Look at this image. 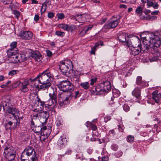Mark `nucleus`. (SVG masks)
<instances>
[{
	"label": "nucleus",
	"instance_id": "53",
	"mask_svg": "<svg viewBox=\"0 0 161 161\" xmlns=\"http://www.w3.org/2000/svg\"><path fill=\"white\" fill-rule=\"evenodd\" d=\"M16 123H15L14 124V125L13 127L14 129L15 128H17V126H19L20 124L19 121L18 120V119L16 118Z\"/></svg>",
	"mask_w": 161,
	"mask_h": 161
},
{
	"label": "nucleus",
	"instance_id": "11",
	"mask_svg": "<svg viewBox=\"0 0 161 161\" xmlns=\"http://www.w3.org/2000/svg\"><path fill=\"white\" fill-rule=\"evenodd\" d=\"M8 60L12 63H17L19 62L18 56L17 54H14V52L8 53Z\"/></svg>",
	"mask_w": 161,
	"mask_h": 161
},
{
	"label": "nucleus",
	"instance_id": "18",
	"mask_svg": "<svg viewBox=\"0 0 161 161\" xmlns=\"http://www.w3.org/2000/svg\"><path fill=\"white\" fill-rule=\"evenodd\" d=\"M40 77V73L37 76L33 79H30L31 81H35L34 84L35 86L36 87V90H38V92L39 91L40 88L39 84L40 83V80H39V78Z\"/></svg>",
	"mask_w": 161,
	"mask_h": 161
},
{
	"label": "nucleus",
	"instance_id": "21",
	"mask_svg": "<svg viewBox=\"0 0 161 161\" xmlns=\"http://www.w3.org/2000/svg\"><path fill=\"white\" fill-rule=\"evenodd\" d=\"M118 38L120 42H126L127 38H129V37L125 33L120 32L118 35Z\"/></svg>",
	"mask_w": 161,
	"mask_h": 161
},
{
	"label": "nucleus",
	"instance_id": "29",
	"mask_svg": "<svg viewBox=\"0 0 161 161\" xmlns=\"http://www.w3.org/2000/svg\"><path fill=\"white\" fill-rule=\"evenodd\" d=\"M113 99L112 98H111V101L110 102L109 105L112 107L113 109L117 108L119 106V103L118 102L113 103Z\"/></svg>",
	"mask_w": 161,
	"mask_h": 161
},
{
	"label": "nucleus",
	"instance_id": "35",
	"mask_svg": "<svg viewBox=\"0 0 161 161\" xmlns=\"http://www.w3.org/2000/svg\"><path fill=\"white\" fill-rule=\"evenodd\" d=\"M13 123L11 121H8L7 123L5 124V127L6 130L11 129V126L12 125Z\"/></svg>",
	"mask_w": 161,
	"mask_h": 161
},
{
	"label": "nucleus",
	"instance_id": "1",
	"mask_svg": "<svg viewBox=\"0 0 161 161\" xmlns=\"http://www.w3.org/2000/svg\"><path fill=\"white\" fill-rule=\"evenodd\" d=\"M111 90L110 83L108 81H105L93 87L92 92L94 95H100L107 93Z\"/></svg>",
	"mask_w": 161,
	"mask_h": 161
},
{
	"label": "nucleus",
	"instance_id": "25",
	"mask_svg": "<svg viewBox=\"0 0 161 161\" xmlns=\"http://www.w3.org/2000/svg\"><path fill=\"white\" fill-rule=\"evenodd\" d=\"M158 54H154L152 52V53L150 54L149 60L151 62L155 61L158 60Z\"/></svg>",
	"mask_w": 161,
	"mask_h": 161
},
{
	"label": "nucleus",
	"instance_id": "59",
	"mask_svg": "<svg viewBox=\"0 0 161 161\" xmlns=\"http://www.w3.org/2000/svg\"><path fill=\"white\" fill-rule=\"evenodd\" d=\"M46 52L47 53V56L48 57L51 56L52 55V52L48 50H46Z\"/></svg>",
	"mask_w": 161,
	"mask_h": 161
},
{
	"label": "nucleus",
	"instance_id": "16",
	"mask_svg": "<svg viewBox=\"0 0 161 161\" xmlns=\"http://www.w3.org/2000/svg\"><path fill=\"white\" fill-rule=\"evenodd\" d=\"M55 89L54 88L52 87L49 88V92H50L49 93V96L50 97L49 99L53 100L54 102L57 101L56 92L54 91Z\"/></svg>",
	"mask_w": 161,
	"mask_h": 161
},
{
	"label": "nucleus",
	"instance_id": "39",
	"mask_svg": "<svg viewBox=\"0 0 161 161\" xmlns=\"http://www.w3.org/2000/svg\"><path fill=\"white\" fill-rule=\"evenodd\" d=\"M18 72V70H13L9 72L8 75L9 76H13L17 74Z\"/></svg>",
	"mask_w": 161,
	"mask_h": 161
},
{
	"label": "nucleus",
	"instance_id": "56",
	"mask_svg": "<svg viewBox=\"0 0 161 161\" xmlns=\"http://www.w3.org/2000/svg\"><path fill=\"white\" fill-rule=\"evenodd\" d=\"M64 61H67L66 63L68 64H67V65H68L69 66V67L72 65V62L70 60H65Z\"/></svg>",
	"mask_w": 161,
	"mask_h": 161
},
{
	"label": "nucleus",
	"instance_id": "7",
	"mask_svg": "<svg viewBox=\"0 0 161 161\" xmlns=\"http://www.w3.org/2000/svg\"><path fill=\"white\" fill-rule=\"evenodd\" d=\"M36 155L33 148L31 146L27 147L22 152L21 156L30 157L33 155Z\"/></svg>",
	"mask_w": 161,
	"mask_h": 161
},
{
	"label": "nucleus",
	"instance_id": "5",
	"mask_svg": "<svg viewBox=\"0 0 161 161\" xmlns=\"http://www.w3.org/2000/svg\"><path fill=\"white\" fill-rule=\"evenodd\" d=\"M154 39L152 40L151 44H153V47H150V48L152 51V52L154 54H157L159 55V48L158 47L160 46L161 43V41L160 39L157 36H154Z\"/></svg>",
	"mask_w": 161,
	"mask_h": 161
},
{
	"label": "nucleus",
	"instance_id": "2",
	"mask_svg": "<svg viewBox=\"0 0 161 161\" xmlns=\"http://www.w3.org/2000/svg\"><path fill=\"white\" fill-rule=\"evenodd\" d=\"M72 93L70 92H63L59 93L58 95L59 105L64 106L65 104H68L72 99Z\"/></svg>",
	"mask_w": 161,
	"mask_h": 161
},
{
	"label": "nucleus",
	"instance_id": "63",
	"mask_svg": "<svg viewBox=\"0 0 161 161\" xmlns=\"http://www.w3.org/2000/svg\"><path fill=\"white\" fill-rule=\"evenodd\" d=\"M119 130V131L122 132L124 129V127L122 126L118 125Z\"/></svg>",
	"mask_w": 161,
	"mask_h": 161
},
{
	"label": "nucleus",
	"instance_id": "17",
	"mask_svg": "<svg viewBox=\"0 0 161 161\" xmlns=\"http://www.w3.org/2000/svg\"><path fill=\"white\" fill-rule=\"evenodd\" d=\"M161 97V95L158 90L154 91L152 93V99L157 103H159V99Z\"/></svg>",
	"mask_w": 161,
	"mask_h": 161
},
{
	"label": "nucleus",
	"instance_id": "31",
	"mask_svg": "<svg viewBox=\"0 0 161 161\" xmlns=\"http://www.w3.org/2000/svg\"><path fill=\"white\" fill-rule=\"evenodd\" d=\"M42 106L43 108V111L42 110H41V114H42L43 113L46 115L47 114V112L46 111L44 110V108H45L46 110L47 109V104H45V103L44 102L41 101V106Z\"/></svg>",
	"mask_w": 161,
	"mask_h": 161
},
{
	"label": "nucleus",
	"instance_id": "10",
	"mask_svg": "<svg viewBox=\"0 0 161 161\" xmlns=\"http://www.w3.org/2000/svg\"><path fill=\"white\" fill-rule=\"evenodd\" d=\"M11 97L9 96H4L2 99V105L4 110L5 108L12 105L11 103Z\"/></svg>",
	"mask_w": 161,
	"mask_h": 161
},
{
	"label": "nucleus",
	"instance_id": "55",
	"mask_svg": "<svg viewBox=\"0 0 161 161\" xmlns=\"http://www.w3.org/2000/svg\"><path fill=\"white\" fill-rule=\"evenodd\" d=\"M42 118H41V119ZM42 119H43V121L41 122V123H42V124L43 125V126L45 124V123L47 122V117H46V116H45V118L43 117L42 118Z\"/></svg>",
	"mask_w": 161,
	"mask_h": 161
},
{
	"label": "nucleus",
	"instance_id": "8",
	"mask_svg": "<svg viewBox=\"0 0 161 161\" xmlns=\"http://www.w3.org/2000/svg\"><path fill=\"white\" fill-rule=\"evenodd\" d=\"M33 36V33L30 31H21L19 34V36L24 40H30Z\"/></svg>",
	"mask_w": 161,
	"mask_h": 161
},
{
	"label": "nucleus",
	"instance_id": "46",
	"mask_svg": "<svg viewBox=\"0 0 161 161\" xmlns=\"http://www.w3.org/2000/svg\"><path fill=\"white\" fill-rule=\"evenodd\" d=\"M123 153L121 151H118L115 153V156L117 158H119L122 155Z\"/></svg>",
	"mask_w": 161,
	"mask_h": 161
},
{
	"label": "nucleus",
	"instance_id": "36",
	"mask_svg": "<svg viewBox=\"0 0 161 161\" xmlns=\"http://www.w3.org/2000/svg\"><path fill=\"white\" fill-rule=\"evenodd\" d=\"M32 130L35 133H38V135L40 134V127L39 126L37 127H32Z\"/></svg>",
	"mask_w": 161,
	"mask_h": 161
},
{
	"label": "nucleus",
	"instance_id": "47",
	"mask_svg": "<svg viewBox=\"0 0 161 161\" xmlns=\"http://www.w3.org/2000/svg\"><path fill=\"white\" fill-rule=\"evenodd\" d=\"M29 157L21 156V161H29Z\"/></svg>",
	"mask_w": 161,
	"mask_h": 161
},
{
	"label": "nucleus",
	"instance_id": "14",
	"mask_svg": "<svg viewBox=\"0 0 161 161\" xmlns=\"http://www.w3.org/2000/svg\"><path fill=\"white\" fill-rule=\"evenodd\" d=\"M66 62L62 61L60 62L59 64V68L61 72L64 74L68 72L69 66L66 64H67Z\"/></svg>",
	"mask_w": 161,
	"mask_h": 161
},
{
	"label": "nucleus",
	"instance_id": "51",
	"mask_svg": "<svg viewBox=\"0 0 161 161\" xmlns=\"http://www.w3.org/2000/svg\"><path fill=\"white\" fill-rule=\"evenodd\" d=\"M90 127L93 131H95L97 129V126L95 125L92 124H91Z\"/></svg>",
	"mask_w": 161,
	"mask_h": 161
},
{
	"label": "nucleus",
	"instance_id": "58",
	"mask_svg": "<svg viewBox=\"0 0 161 161\" xmlns=\"http://www.w3.org/2000/svg\"><path fill=\"white\" fill-rule=\"evenodd\" d=\"M126 45L128 46L130 48L131 47V42L130 41H127L125 42Z\"/></svg>",
	"mask_w": 161,
	"mask_h": 161
},
{
	"label": "nucleus",
	"instance_id": "60",
	"mask_svg": "<svg viewBox=\"0 0 161 161\" xmlns=\"http://www.w3.org/2000/svg\"><path fill=\"white\" fill-rule=\"evenodd\" d=\"M111 148L113 150L115 151L117 150L118 148V147L116 145L113 144L111 146Z\"/></svg>",
	"mask_w": 161,
	"mask_h": 161
},
{
	"label": "nucleus",
	"instance_id": "41",
	"mask_svg": "<svg viewBox=\"0 0 161 161\" xmlns=\"http://www.w3.org/2000/svg\"><path fill=\"white\" fill-rule=\"evenodd\" d=\"M123 109L126 112H128L130 110V108L129 106L127 103H125L123 106Z\"/></svg>",
	"mask_w": 161,
	"mask_h": 161
},
{
	"label": "nucleus",
	"instance_id": "38",
	"mask_svg": "<svg viewBox=\"0 0 161 161\" xmlns=\"http://www.w3.org/2000/svg\"><path fill=\"white\" fill-rule=\"evenodd\" d=\"M22 83V82H21L19 80L16 81H15L14 83L12 84V86L13 87L16 88L18 86L21 84Z\"/></svg>",
	"mask_w": 161,
	"mask_h": 161
},
{
	"label": "nucleus",
	"instance_id": "24",
	"mask_svg": "<svg viewBox=\"0 0 161 161\" xmlns=\"http://www.w3.org/2000/svg\"><path fill=\"white\" fill-rule=\"evenodd\" d=\"M147 6L148 7H152L154 9L158 8L159 7V5L157 2H153L151 1L147 2Z\"/></svg>",
	"mask_w": 161,
	"mask_h": 161
},
{
	"label": "nucleus",
	"instance_id": "45",
	"mask_svg": "<svg viewBox=\"0 0 161 161\" xmlns=\"http://www.w3.org/2000/svg\"><path fill=\"white\" fill-rule=\"evenodd\" d=\"M97 77H94L91 79L90 80L91 83L90 85L92 86L97 81Z\"/></svg>",
	"mask_w": 161,
	"mask_h": 161
},
{
	"label": "nucleus",
	"instance_id": "15",
	"mask_svg": "<svg viewBox=\"0 0 161 161\" xmlns=\"http://www.w3.org/2000/svg\"><path fill=\"white\" fill-rule=\"evenodd\" d=\"M140 45L138 44L137 47H131L130 48V53L133 55H138L141 52V47Z\"/></svg>",
	"mask_w": 161,
	"mask_h": 161
},
{
	"label": "nucleus",
	"instance_id": "48",
	"mask_svg": "<svg viewBox=\"0 0 161 161\" xmlns=\"http://www.w3.org/2000/svg\"><path fill=\"white\" fill-rule=\"evenodd\" d=\"M57 16L58 17V19H62L64 17V15L63 13L58 14Z\"/></svg>",
	"mask_w": 161,
	"mask_h": 161
},
{
	"label": "nucleus",
	"instance_id": "52",
	"mask_svg": "<svg viewBox=\"0 0 161 161\" xmlns=\"http://www.w3.org/2000/svg\"><path fill=\"white\" fill-rule=\"evenodd\" d=\"M46 9V5L45 4H43L42 5L41 8V11L42 12H44Z\"/></svg>",
	"mask_w": 161,
	"mask_h": 161
},
{
	"label": "nucleus",
	"instance_id": "12",
	"mask_svg": "<svg viewBox=\"0 0 161 161\" xmlns=\"http://www.w3.org/2000/svg\"><path fill=\"white\" fill-rule=\"evenodd\" d=\"M51 74L48 69L41 73V78L44 82H47L50 79Z\"/></svg>",
	"mask_w": 161,
	"mask_h": 161
},
{
	"label": "nucleus",
	"instance_id": "50",
	"mask_svg": "<svg viewBox=\"0 0 161 161\" xmlns=\"http://www.w3.org/2000/svg\"><path fill=\"white\" fill-rule=\"evenodd\" d=\"M142 8L140 7L139 6L138 7L136 10V12L138 14H140L142 12Z\"/></svg>",
	"mask_w": 161,
	"mask_h": 161
},
{
	"label": "nucleus",
	"instance_id": "30",
	"mask_svg": "<svg viewBox=\"0 0 161 161\" xmlns=\"http://www.w3.org/2000/svg\"><path fill=\"white\" fill-rule=\"evenodd\" d=\"M103 45V42H97L96 43L94 46L92 48L91 51V53L92 54H95L96 48L99 45L102 46Z\"/></svg>",
	"mask_w": 161,
	"mask_h": 161
},
{
	"label": "nucleus",
	"instance_id": "22",
	"mask_svg": "<svg viewBox=\"0 0 161 161\" xmlns=\"http://www.w3.org/2000/svg\"><path fill=\"white\" fill-rule=\"evenodd\" d=\"M87 15L85 14H83L80 15H77V21L79 23H83L86 21V18Z\"/></svg>",
	"mask_w": 161,
	"mask_h": 161
},
{
	"label": "nucleus",
	"instance_id": "3",
	"mask_svg": "<svg viewBox=\"0 0 161 161\" xmlns=\"http://www.w3.org/2000/svg\"><path fill=\"white\" fill-rule=\"evenodd\" d=\"M59 89L63 92H70L73 90L74 86L69 81L63 80L58 85Z\"/></svg>",
	"mask_w": 161,
	"mask_h": 161
},
{
	"label": "nucleus",
	"instance_id": "26",
	"mask_svg": "<svg viewBox=\"0 0 161 161\" xmlns=\"http://www.w3.org/2000/svg\"><path fill=\"white\" fill-rule=\"evenodd\" d=\"M17 55L18 56L19 62H22L26 60L27 56L25 54L23 53H19L17 54Z\"/></svg>",
	"mask_w": 161,
	"mask_h": 161
},
{
	"label": "nucleus",
	"instance_id": "61",
	"mask_svg": "<svg viewBox=\"0 0 161 161\" xmlns=\"http://www.w3.org/2000/svg\"><path fill=\"white\" fill-rule=\"evenodd\" d=\"M56 125L57 126H59L62 125V122L61 120H58V119L56 121Z\"/></svg>",
	"mask_w": 161,
	"mask_h": 161
},
{
	"label": "nucleus",
	"instance_id": "42",
	"mask_svg": "<svg viewBox=\"0 0 161 161\" xmlns=\"http://www.w3.org/2000/svg\"><path fill=\"white\" fill-rule=\"evenodd\" d=\"M20 12L17 10H14V14L15 15L17 19H18L20 15Z\"/></svg>",
	"mask_w": 161,
	"mask_h": 161
},
{
	"label": "nucleus",
	"instance_id": "23",
	"mask_svg": "<svg viewBox=\"0 0 161 161\" xmlns=\"http://www.w3.org/2000/svg\"><path fill=\"white\" fill-rule=\"evenodd\" d=\"M51 83L49 82H46L43 83L41 85V90H46L47 91L49 90V88H50Z\"/></svg>",
	"mask_w": 161,
	"mask_h": 161
},
{
	"label": "nucleus",
	"instance_id": "6",
	"mask_svg": "<svg viewBox=\"0 0 161 161\" xmlns=\"http://www.w3.org/2000/svg\"><path fill=\"white\" fill-rule=\"evenodd\" d=\"M121 17L119 16L117 19L114 20H110L105 24L103 27V29L109 30L115 27L119 22Z\"/></svg>",
	"mask_w": 161,
	"mask_h": 161
},
{
	"label": "nucleus",
	"instance_id": "28",
	"mask_svg": "<svg viewBox=\"0 0 161 161\" xmlns=\"http://www.w3.org/2000/svg\"><path fill=\"white\" fill-rule=\"evenodd\" d=\"M58 27L59 28L63 29L64 30L69 31V30L70 27L67 24H59Z\"/></svg>",
	"mask_w": 161,
	"mask_h": 161
},
{
	"label": "nucleus",
	"instance_id": "64",
	"mask_svg": "<svg viewBox=\"0 0 161 161\" xmlns=\"http://www.w3.org/2000/svg\"><path fill=\"white\" fill-rule=\"evenodd\" d=\"M80 95L79 92L78 91H77L75 92V95L74 97L76 98L77 97H79Z\"/></svg>",
	"mask_w": 161,
	"mask_h": 161
},
{
	"label": "nucleus",
	"instance_id": "33",
	"mask_svg": "<svg viewBox=\"0 0 161 161\" xmlns=\"http://www.w3.org/2000/svg\"><path fill=\"white\" fill-rule=\"evenodd\" d=\"M57 101L54 102L53 100L49 99L48 100V103L47 104L48 108H50L51 106H52L53 108L55 105L57 104Z\"/></svg>",
	"mask_w": 161,
	"mask_h": 161
},
{
	"label": "nucleus",
	"instance_id": "32",
	"mask_svg": "<svg viewBox=\"0 0 161 161\" xmlns=\"http://www.w3.org/2000/svg\"><path fill=\"white\" fill-rule=\"evenodd\" d=\"M80 85L81 88L86 90L88 89L90 86L89 83L87 82L81 83Z\"/></svg>",
	"mask_w": 161,
	"mask_h": 161
},
{
	"label": "nucleus",
	"instance_id": "43",
	"mask_svg": "<svg viewBox=\"0 0 161 161\" xmlns=\"http://www.w3.org/2000/svg\"><path fill=\"white\" fill-rule=\"evenodd\" d=\"M29 161H37V157L36 155H33L30 157V159H29Z\"/></svg>",
	"mask_w": 161,
	"mask_h": 161
},
{
	"label": "nucleus",
	"instance_id": "40",
	"mask_svg": "<svg viewBox=\"0 0 161 161\" xmlns=\"http://www.w3.org/2000/svg\"><path fill=\"white\" fill-rule=\"evenodd\" d=\"M134 137L131 135H129L127 136V142H131L133 141Z\"/></svg>",
	"mask_w": 161,
	"mask_h": 161
},
{
	"label": "nucleus",
	"instance_id": "49",
	"mask_svg": "<svg viewBox=\"0 0 161 161\" xmlns=\"http://www.w3.org/2000/svg\"><path fill=\"white\" fill-rule=\"evenodd\" d=\"M17 42H12L10 44V46L12 50L16 48L17 46Z\"/></svg>",
	"mask_w": 161,
	"mask_h": 161
},
{
	"label": "nucleus",
	"instance_id": "34",
	"mask_svg": "<svg viewBox=\"0 0 161 161\" xmlns=\"http://www.w3.org/2000/svg\"><path fill=\"white\" fill-rule=\"evenodd\" d=\"M136 83L138 85L143 86V82L142 80V77L138 76L137 77L136 80Z\"/></svg>",
	"mask_w": 161,
	"mask_h": 161
},
{
	"label": "nucleus",
	"instance_id": "62",
	"mask_svg": "<svg viewBox=\"0 0 161 161\" xmlns=\"http://www.w3.org/2000/svg\"><path fill=\"white\" fill-rule=\"evenodd\" d=\"M39 19V15L38 14H36L35 16L34 20L36 22L38 21Z\"/></svg>",
	"mask_w": 161,
	"mask_h": 161
},
{
	"label": "nucleus",
	"instance_id": "27",
	"mask_svg": "<svg viewBox=\"0 0 161 161\" xmlns=\"http://www.w3.org/2000/svg\"><path fill=\"white\" fill-rule=\"evenodd\" d=\"M144 33H143L141 34L140 35V37L141 38L143 39V42L144 41L145 42V41H146L147 42H148V43H150V42H152V40L154 39V37H152V38H150V40L149 41L148 40H147V38L148 37H149V35H146V36H144Z\"/></svg>",
	"mask_w": 161,
	"mask_h": 161
},
{
	"label": "nucleus",
	"instance_id": "19",
	"mask_svg": "<svg viewBox=\"0 0 161 161\" xmlns=\"http://www.w3.org/2000/svg\"><path fill=\"white\" fill-rule=\"evenodd\" d=\"M132 94L138 100H140L141 99V89L139 87L136 88L132 91Z\"/></svg>",
	"mask_w": 161,
	"mask_h": 161
},
{
	"label": "nucleus",
	"instance_id": "20",
	"mask_svg": "<svg viewBox=\"0 0 161 161\" xmlns=\"http://www.w3.org/2000/svg\"><path fill=\"white\" fill-rule=\"evenodd\" d=\"M29 82L28 80H25L24 82L22 83L21 86L20 90L23 92H26L29 90V89L27 86L29 85Z\"/></svg>",
	"mask_w": 161,
	"mask_h": 161
},
{
	"label": "nucleus",
	"instance_id": "44",
	"mask_svg": "<svg viewBox=\"0 0 161 161\" xmlns=\"http://www.w3.org/2000/svg\"><path fill=\"white\" fill-rule=\"evenodd\" d=\"M55 34L58 36H64L65 33L63 32H61L60 31H57L55 32Z\"/></svg>",
	"mask_w": 161,
	"mask_h": 161
},
{
	"label": "nucleus",
	"instance_id": "4",
	"mask_svg": "<svg viewBox=\"0 0 161 161\" xmlns=\"http://www.w3.org/2000/svg\"><path fill=\"white\" fill-rule=\"evenodd\" d=\"M4 153L5 154V158L9 161L14 160L16 157L15 150L12 147L5 148Z\"/></svg>",
	"mask_w": 161,
	"mask_h": 161
},
{
	"label": "nucleus",
	"instance_id": "57",
	"mask_svg": "<svg viewBox=\"0 0 161 161\" xmlns=\"http://www.w3.org/2000/svg\"><path fill=\"white\" fill-rule=\"evenodd\" d=\"M54 14L53 12H49L48 14L47 15L49 18H51L54 17Z\"/></svg>",
	"mask_w": 161,
	"mask_h": 161
},
{
	"label": "nucleus",
	"instance_id": "54",
	"mask_svg": "<svg viewBox=\"0 0 161 161\" xmlns=\"http://www.w3.org/2000/svg\"><path fill=\"white\" fill-rule=\"evenodd\" d=\"M92 136L93 137L95 138H96L99 136L98 133L97 132L95 131H93L92 132Z\"/></svg>",
	"mask_w": 161,
	"mask_h": 161
},
{
	"label": "nucleus",
	"instance_id": "13",
	"mask_svg": "<svg viewBox=\"0 0 161 161\" xmlns=\"http://www.w3.org/2000/svg\"><path fill=\"white\" fill-rule=\"evenodd\" d=\"M143 44L142 45V44L140 43L139 44L140 45V47H141V52H147L148 50L150 48V47H153V44H151V42L150 43H148V42L145 41L143 42Z\"/></svg>",
	"mask_w": 161,
	"mask_h": 161
},
{
	"label": "nucleus",
	"instance_id": "37",
	"mask_svg": "<svg viewBox=\"0 0 161 161\" xmlns=\"http://www.w3.org/2000/svg\"><path fill=\"white\" fill-rule=\"evenodd\" d=\"M87 32V31L86 30V28L85 27L80 32V33L79 34V35L80 36H83L85 35Z\"/></svg>",
	"mask_w": 161,
	"mask_h": 161
},
{
	"label": "nucleus",
	"instance_id": "9",
	"mask_svg": "<svg viewBox=\"0 0 161 161\" xmlns=\"http://www.w3.org/2000/svg\"><path fill=\"white\" fill-rule=\"evenodd\" d=\"M6 109L7 112L12 114L14 118H16L17 117H19V111L16 108L9 106L5 108Z\"/></svg>",
	"mask_w": 161,
	"mask_h": 161
}]
</instances>
